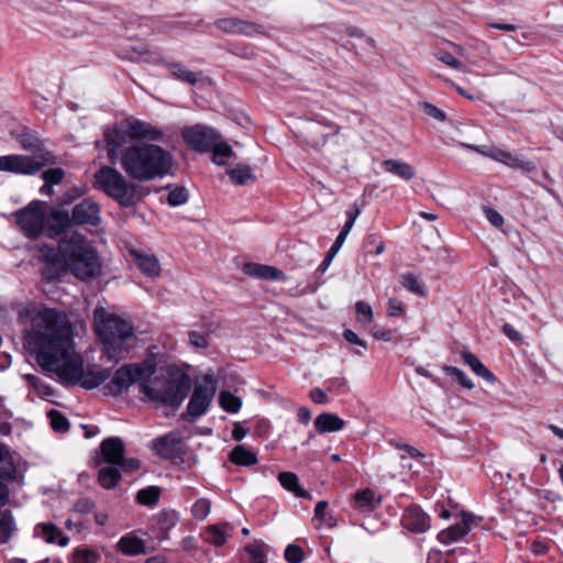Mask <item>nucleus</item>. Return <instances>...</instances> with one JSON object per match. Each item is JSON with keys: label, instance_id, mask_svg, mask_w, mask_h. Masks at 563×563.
Listing matches in <instances>:
<instances>
[{"label": "nucleus", "instance_id": "41", "mask_svg": "<svg viewBox=\"0 0 563 563\" xmlns=\"http://www.w3.org/2000/svg\"><path fill=\"white\" fill-rule=\"evenodd\" d=\"M13 462L7 448L0 444V477L9 476L13 473Z\"/></svg>", "mask_w": 563, "mask_h": 563}, {"label": "nucleus", "instance_id": "39", "mask_svg": "<svg viewBox=\"0 0 563 563\" xmlns=\"http://www.w3.org/2000/svg\"><path fill=\"white\" fill-rule=\"evenodd\" d=\"M189 199V191L185 187L170 189L167 195V201L172 207L185 205Z\"/></svg>", "mask_w": 563, "mask_h": 563}, {"label": "nucleus", "instance_id": "40", "mask_svg": "<svg viewBox=\"0 0 563 563\" xmlns=\"http://www.w3.org/2000/svg\"><path fill=\"white\" fill-rule=\"evenodd\" d=\"M355 311H356V318L360 323L363 325H368L372 323L374 313L372 310V307L364 302V301H357L355 303Z\"/></svg>", "mask_w": 563, "mask_h": 563}, {"label": "nucleus", "instance_id": "52", "mask_svg": "<svg viewBox=\"0 0 563 563\" xmlns=\"http://www.w3.org/2000/svg\"><path fill=\"white\" fill-rule=\"evenodd\" d=\"M421 108L428 117H430L437 121L442 122L446 119L445 113L441 109L435 107L434 104L424 102V103H422Z\"/></svg>", "mask_w": 563, "mask_h": 563}, {"label": "nucleus", "instance_id": "11", "mask_svg": "<svg viewBox=\"0 0 563 563\" xmlns=\"http://www.w3.org/2000/svg\"><path fill=\"white\" fill-rule=\"evenodd\" d=\"M463 146L484 156H487L496 162H499L510 168H518L527 172L534 169V165L531 162H526L517 155L495 146H476L471 144H463Z\"/></svg>", "mask_w": 563, "mask_h": 563}, {"label": "nucleus", "instance_id": "31", "mask_svg": "<svg viewBox=\"0 0 563 563\" xmlns=\"http://www.w3.org/2000/svg\"><path fill=\"white\" fill-rule=\"evenodd\" d=\"M40 527L47 543L57 542L60 547H65L68 543V538L62 536L60 531L54 525L42 523Z\"/></svg>", "mask_w": 563, "mask_h": 563}, {"label": "nucleus", "instance_id": "43", "mask_svg": "<svg viewBox=\"0 0 563 563\" xmlns=\"http://www.w3.org/2000/svg\"><path fill=\"white\" fill-rule=\"evenodd\" d=\"M328 508V503L324 500L319 501L316 505L314 509V517L317 520H319L321 523L325 525L329 528H332L335 525V521L331 515H328L325 512V509Z\"/></svg>", "mask_w": 563, "mask_h": 563}, {"label": "nucleus", "instance_id": "22", "mask_svg": "<svg viewBox=\"0 0 563 563\" xmlns=\"http://www.w3.org/2000/svg\"><path fill=\"white\" fill-rule=\"evenodd\" d=\"M344 426L345 421L343 419L330 412L321 413L314 419V427L320 433L336 432L342 430Z\"/></svg>", "mask_w": 563, "mask_h": 563}, {"label": "nucleus", "instance_id": "28", "mask_svg": "<svg viewBox=\"0 0 563 563\" xmlns=\"http://www.w3.org/2000/svg\"><path fill=\"white\" fill-rule=\"evenodd\" d=\"M230 461L236 465L250 466L257 463L254 452L243 445H236L230 453Z\"/></svg>", "mask_w": 563, "mask_h": 563}, {"label": "nucleus", "instance_id": "55", "mask_svg": "<svg viewBox=\"0 0 563 563\" xmlns=\"http://www.w3.org/2000/svg\"><path fill=\"white\" fill-rule=\"evenodd\" d=\"M161 518V523L166 530L173 528L178 521V515L175 511H163Z\"/></svg>", "mask_w": 563, "mask_h": 563}, {"label": "nucleus", "instance_id": "33", "mask_svg": "<svg viewBox=\"0 0 563 563\" xmlns=\"http://www.w3.org/2000/svg\"><path fill=\"white\" fill-rule=\"evenodd\" d=\"M401 285L409 291L420 295L422 297L427 296L426 286L419 280V278L411 274L406 273L401 275Z\"/></svg>", "mask_w": 563, "mask_h": 563}, {"label": "nucleus", "instance_id": "21", "mask_svg": "<svg viewBox=\"0 0 563 563\" xmlns=\"http://www.w3.org/2000/svg\"><path fill=\"white\" fill-rule=\"evenodd\" d=\"M98 468V482L103 489H114L121 479V467L111 464H95Z\"/></svg>", "mask_w": 563, "mask_h": 563}, {"label": "nucleus", "instance_id": "2", "mask_svg": "<svg viewBox=\"0 0 563 563\" xmlns=\"http://www.w3.org/2000/svg\"><path fill=\"white\" fill-rule=\"evenodd\" d=\"M159 137V131L139 120H125L103 132L109 161L119 163L124 174L137 183L168 175L173 169L174 159L168 151L155 144H126L133 140L153 141Z\"/></svg>", "mask_w": 563, "mask_h": 563}, {"label": "nucleus", "instance_id": "44", "mask_svg": "<svg viewBox=\"0 0 563 563\" xmlns=\"http://www.w3.org/2000/svg\"><path fill=\"white\" fill-rule=\"evenodd\" d=\"M211 503L207 498L198 499L192 506V515L197 520H203L210 514Z\"/></svg>", "mask_w": 563, "mask_h": 563}, {"label": "nucleus", "instance_id": "8", "mask_svg": "<svg viewBox=\"0 0 563 563\" xmlns=\"http://www.w3.org/2000/svg\"><path fill=\"white\" fill-rule=\"evenodd\" d=\"M156 368V355L151 350L142 362L125 364L118 368L112 376L110 387L114 394H122L134 383H142L152 377Z\"/></svg>", "mask_w": 563, "mask_h": 563}, {"label": "nucleus", "instance_id": "46", "mask_svg": "<svg viewBox=\"0 0 563 563\" xmlns=\"http://www.w3.org/2000/svg\"><path fill=\"white\" fill-rule=\"evenodd\" d=\"M285 560L288 563H301L305 560L302 549L296 544H289L284 552Z\"/></svg>", "mask_w": 563, "mask_h": 563}, {"label": "nucleus", "instance_id": "61", "mask_svg": "<svg viewBox=\"0 0 563 563\" xmlns=\"http://www.w3.org/2000/svg\"><path fill=\"white\" fill-rule=\"evenodd\" d=\"M373 336L377 340L388 342L391 340V331L383 328H375L372 332Z\"/></svg>", "mask_w": 563, "mask_h": 563}, {"label": "nucleus", "instance_id": "15", "mask_svg": "<svg viewBox=\"0 0 563 563\" xmlns=\"http://www.w3.org/2000/svg\"><path fill=\"white\" fill-rule=\"evenodd\" d=\"M71 220L76 224H99L101 218L98 205L91 200H84L73 209Z\"/></svg>", "mask_w": 563, "mask_h": 563}, {"label": "nucleus", "instance_id": "32", "mask_svg": "<svg viewBox=\"0 0 563 563\" xmlns=\"http://www.w3.org/2000/svg\"><path fill=\"white\" fill-rule=\"evenodd\" d=\"M267 545L263 541H254L245 547L252 563H266Z\"/></svg>", "mask_w": 563, "mask_h": 563}, {"label": "nucleus", "instance_id": "1", "mask_svg": "<svg viewBox=\"0 0 563 563\" xmlns=\"http://www.w3.org/2000/svg\"><path fill=\"white\" fill-rule=\"evenodd\" d=\"M24 323L23 345L38 366L67 385L92 389L103 384L110 369L97 364L85 366L76 350L74 325L68 316L55 308L26 306L19 311Z\"/></svg>", "mask_w": 563, "mask_h": 563}, {"label": "nucleus", "instance_id": "42", "mask_svg": "<svg viewBox=\"0 0 563 563\" xmlns=\"http://www.w3.org/2000/svg\"><path fill=\"white\" fill-rule=\"evenodd\" d=\"M399 448L406 451V454L401 455V457H400L401 459L400 466L402 468H408V470L412 468V464L409 463L408 460L419 461L420 459L423 457V454L421 452H419L413 446L404 444Z\"/></svg>", "mask_w": 563, "mask_h": 563}, {"label": "nucleus", "instance_id": "27", "mask_svg": "<svg viewBox=\"0 0 563 563\" xmlns=\"http://www.w3.org/2000/svg\"><path fill=\"white\" fill-rule=\"evenodd\" d=\"M461 356L464 363L470 366L474 374L492 384L496 382L494 374L479 361L476 355L471 352H462Z\"/></svg>", "mask_w": 563, "mask_h": 563}, {"label": "nucleus", "instance_id": "4", "mask_svg": "<svg viewBox=\"0 0 563 563\" xmlns=\"http://www.w3.org/2000/svg\"><path fill=\"white\" fill-rule=\"evenodd\" d=\"M93 329L102 349V355L110 362L119 363L139 344L132 321L102 306L93 310Z\"/></svg>", "mask_w": 563, "mask_h": 563}, {"label": "nucleus", "instance_id": "17", "mask_svg": "<svg viewBox=\"0 0 563 563\" xmlns=\"http://www.w3.org/2000/svg\"><path fill=\"white\" fill-rule=\"evenodd\" d=\"M216 26L225 33H235L252 36L262 33V27L244 20L225 18L216 21Z\"/></svg>", "mask_w": 563, "mask_h": 563}, {"label": "nucleus", "instance_id": "34", "mask_svg": "<svg viewBox=\"0 0 563 563\" xmlns=\"http://www.w3.org/2000/svg\"><path fill=\"white\" fill-rule=\"evenodd\" d=\"M277 479L280 486L288 492L291 493H303L300 485L298 476L292 472H280L277 475Z\"/></svg>", "mask_w": 563, "mask_h": 563}, {"label": "nucleus", "instance_id": "53", "mask_svg": "<svg viewBox=\"0 0 563 563\" xmlns=\"http://www.w3.org/2000/svg\"><path fill=\"white\" fill-rule=\"evenodd\" d=\"M45 183L56 185L64 178V170L62 168H52L43 173Z\"/></svg>", "mask_w": 563, "mask_h": 563}, {"label": "nucleus", "instance_id": "64", "mask_svg": "<svg viewBox=\"0 0 563 563\" xmlns=\"http://www.w3.org/2000/svg\"><path fill=\"white\" fill-rule=\"evenodd\" d=\"M503 331L512 341H519L521 339L520 333L510 324H505Z\"/></svg>", "mask_w": 563, "mask_h": 563}, {"label": "nucleus", "instance_id": "48", "mask_svg": "<svg viewBox=\"0 0 563 563\" xmlns=\"http://www.w3.org/2000/svg\"><path fill=\"white\" fill-rule=\"evenodd\" d=\"M189 343L196 349H207L209 341L206 334L198 331H189L188 333Z\"/></svg>", "mask_w": 563, "mask_h": 563}, {"label": "nucleus", "instance_id": "60", "mask_svg": "<svg viewBox=\"0 0 563 563\" xmlns=\"http://www.w3.org/2000/svg\"><path fill=\"white\" fill-rule=\"evenodd\" d=\"M343 336L344 339L349 342V343H352V344H356V345H360L362 346L363 349H366V343L361 340L357 334L355 332H353L352 330H345L343 332Z\"/></svg>", "mask_w": 563, "mask_h": 563}, {"label": "nucleus", "instance_id": "63", "mask_svg": "<svg viewBox=\"0 0 563 563\" xmlns=\"http://www.w3.org/2000/svg\"><path fill=\"white\" fill-rule=\"evenodd\" d=\"M310 398L317 404H324L327 401V396L320 388H313L310 391Z\"/></svg>", "mask_w": 563, "mask_h": 563}, {"label": "nucleus", "instance_id": "25", "mask_svg": "<svg viewBox=\"0 0 563 563\" xmlns=\"http://www.w3.org/2000/svg\"><path fill=\"white\" fill-rule=\"evenodd\" d=\"M386 172L396 175L400 179L410 180L416 176L415 168L406 162L399 159H387L383 162Z\"/></svg>", "mask_w": 563, "mask_h": 563}, {"label": "nucleus", "instance_id": "23", "mask_svg": "<svg viewBox=\"0 0 563 563\" xmlns=\"http://www.w3.org/2000/svg\"><path fill=\"white\" fill-rule=\"evenodd\" d=\"M229 529L230 526L228 523L210 525L203 530L201 537L206 542L214 547H221L227 542Z\"/></svg>", "mask_w": 563, "mask_h": 563}, {"label": "nucleus", "instance_id": "35", "mask_svg": "<svg viewBox=\"0 0 563 563\" xmlns=\"http://www.w3.org/2000/svg\"><path fill=\"white\" fill-rule=\"evenodd\" d=\"M470 527H466L465 525L462 523H457L442 531L440 534V539L442 542H455L465 537L470 532Z\"/></svg>", "mask_w": 563, "mask_h": 563}, {"label": "nucleus", "instance_id": "56", "mask_svg": "<svg viewBox=\"0 0 563 563\" xmlns=\"http://www.w3.org/2000/svg\"><path fill=\"white\" fill-rule=\"evenodd\" d=\"M438 59L454 69L461 68L462 65L461 62L450 53H440Z\"/></svg>", "mask_w": 563, "mask_h": 563}, {"label": "nucleus", "instance_id": "19", "mask_svg": "<svg viewBox=\"0 0 563 563\" xmlns=\"http://www.w3.org/2000/svg\"><path fill=\"white\" fill-rule=\"evenodd\" d=\"M154 450L162 457H172L183 450V438L178 432L172 431L154 442Z\"/></svg>", "mask_w": 563, "mask_h": 563}, {"label": "nucleus", "instance_id": "14", "mask_svg": "<svg viewBox=\"0 0 563 563\" xmlns=\"http://www.w3.org/2000/svg\"><path fill=\"white\" fill-rule=\"evenodd\" d=\"M129 253L134 265L146 277L155 279L161 276L162 266L154 254L135 249H130Z\"/></svg>", "mask_w": 563, "mask_h": 563}, {"label": "nucleus", "instance_id": "6", "mask_svg": "<svg viewBox=\"0 0 563 563\" xmlns=\"http://www.w3.org/2000/svg\"><path fill=\"white\" fill-rule=\"evenodd\" d=\"M191 386L187 374L175 372L167 378H156L150 384H142V393L153 401L179 407L187 397Z\"/></svg>", "mask_w": 563, "mask_h": 563}, {"label": "nucleus", "instance_id": "51", "mask_svg": "<svg viewBox=\"0 0 563 563\" xmlns=\"http://www.w3.org/2000/svg\"><path fill=\"white\" fill-rule=\"evenodd\" d=\"M24 378L31 386H33L36 389V391L38 394L52 395V389L48 386H46L45 384H43L38 377H36L32 374H26V375H24Z\"/></svg>", "mask_w": 563, "mask_h": 563}, {"label": "nucleus", "instance_id": "13", "mask_svg": "<svg viewBox=\"0 0 563 563\" xmlns=\"http://www.w3.org/2000/svg\"><path fill=\"white\" fill-rule=\"evenodd\" d=\"M16 220L27 236L35 238L43 231L46 218L41 207H30L19 211Z\"/></svg>", "mask_w": 563, "mask_h": 563}, {"label": "nucleus", "instance_id": "37", "mask_svg": "<svg viewBox=\"0 0 563 563\" xmlns=\"http://www.w3.org/2000/svg\"><path fill=\"white\" fill-rule=\"evenodd\" d=\"M210 148L213 152L212 162L217 165H223L225 159L233 154L232 147L225 142L216 141Z\"/></svg>", "mask_w": 563, "mask_h": 563}, {"label": "nucleus", "instance_id": "10", "mask_svg": "<svg viewBox=\"0 0 563 563\" xmlns=\"http://www.w3.org/2000/svg\"><path fill=\"white\" fill-rule=\"evenodd\" d=\"M217 387V379L212 374H205L197 378L187 406V413L192 418L202 416L211 405Z\"/></svg>", "mask_w": 563, "mask_h": 563}, {"label": "nucleus", "instance_id": "59", "mask_svg": "<svg viewBox=\"0 0 563 563\" xmlns=\"http://www.w3.org/2000/svg\"><path fill=\"white\" fill-rule=\"evenodd\" d=\"M132 51H133V53L136 54V56L130 54V55H126L128 58H130L132 60H139V59L148 60L147 58H145V56L150 54V51L146 46L140 45L137 47H133Z\"/></svg>", "mask_w": 563, "mask_h": 563}, {"label": "nucleus", "instance_id": "3", "mask_svg": "<svg viewBox=\"0 0 563 563\" xmlns=\"http://www.w3.org/2000/svg\"><path fill=\"white\" fill-rule=\"evenodd\" d=\"M40 255L47 264L43 271L46 279H54L62 272L69 271L76 278L88 282L101 273L97 249L79 232H68L60 239L58 250L42 245Z\"/></svg>", "mask_w": 563, "mask_h": 563}, {"label": "nucleus", "instance_id": "38", "mask_svg": "<svg viewBox=\"0 0 563 563\" xmlns=\"http://www.w3.org/2000/svg\"><path fill=\"white\" fill-rule=\"evenodd\" d=\"M169 69L174 77H176L177 79H179L184 82L194 85L198 80V77L195 73H192L191 70H188L180 64H170Z\"/></svg>", "mask_w": 563, "mask_h": 563}, {"label": "nucleus", "instance_id": "49", "mask_svg": "<svg viewBox=\"0 0 563 563\" xmlns=\"http://www.w3.org/2000/svg\"><path fill=\"white\" fill-rule=\"evenodd\" d=\"M98 555L91 550H77L74 554V563H97Z\"/></svg>", "mask_w": 563, "mask_h": 563}, {"label": "nucleus", "instance_id": "58", "mask_svg": "<svg viewBox=\"0 0 563 563\" xmlns=\"http://www.w3.org/2000/svg\"><path fill=\"white\" fill-rule=\"evenodd\" d=\"M159 495H136L139 504L147 507H154L158 503Z\"/></svg>", "mask_w": 563, "mask_h": 563}, {"label": "nucleus", "instance_id": "7", "mask_svg": "<svg viewBox=\"0 0 563 563\" xmlns=\"http://www.w3.org/2000/svg\"><path fill=\"white\" fill-rule=\"evenodd\" d=\"M24 150L35 151L34 156L5 155L0 156V170L14 174H34L47 164L53 163V156L42 150L36 140L22 139Z\"/></svg>", "mask_w": 563, "mask_h": 563}, {"label": "nucleus", "instance_id": "47", "mask_svg": "<svg viewBox=\"0 0 563 563\" xmlns=\"http://www.w3.org/2000/svg\"><path fill=\"white\" fill-rule=\"evenodd\" d=\"M444 372L448 375L455 377L463 387L467 389H472L474 387V383L460 368L454 366H445Z\"/></svg>", "mask_w": 563, "mask_h": 563}, {"label": "nucleus", "instance_id": "36", "mask_svg": "<svg viewBox=\"0 0 563 563\" xmlns=\"http://www.w3.org/2000/svg\"><path fill=\"white\" fill-rule=\"evenodd\" d=\"M14 531V522L9 511L0 512V542L7 543Z\"/></svg>", "mask_w": 563, "mask_h": 563}, {"label": "nucleus", "instance_id": "5", "mask_svg": "<svg viewBox=\"0 0 563 563\" xmlns=\"http://www.w3.org/2000/svg\"><path fill=\"white\" fill-rule=\"evenodd\" d=\"M93 186L121 207H132L144 196L142 187L113 166H101L93 176Z\"/></svg>", "mask_w": 563, "mask_h": 563}, {"label": "nucleus", "instance_id": "26", "mask_svg": "<svg viewBox=\"0 0 563 563\" xmlns=\"http://www.w3.org/2000/svg\"><path fill=\"white\" fill-rule=\"evenodd\" d=\"M118 549L126 555H139L146 552L145 543L142 539L133 534L123 536L118 542Z\"/></svg>", "mask_w": 563, "mask_h": 563}, {"label": "nucleus", "instance_id": "54", "mask_svg": "<svg viewBox=\"0 0 563 563\" xmlns=\"http://www.w3.org/2000/svg\"><path fill=\"white\" fill-rule=\"evenodd\" d=\"M405 313L402 303L396 298L388 299L387 314L388 317H400Z\"/></svg>", "mask_w": 563, "mask_h": 563}, {"label": "nucleus", "instance_id": "45", "mask_svg": "<svg viewBox=\"0 0 563 563\" xmlns=\"http://www.w3.org/2000/svg\"><path fill=\"white\" fill-rule=\"evenodd\" d=\"M48 417L51 418L52 428L57 432H65L69 428V422L62 413L56 410H51L48 412Z\"/></svg>", "mask_w": 563, "mask_h": 563}, {"label": "nucleus", "instance_id": "24", "mask_svg": "<svg viewBox=\"0 0 563 563\" xmlns=\"http://www.w3.org/2000/svg\"><path fill=\"white\" fill-rule=\"evenodd\" d=\"M227 173L232 184L238 186H245L256 181V175L253 168L249 165H236L229 168Z\"/></svg>", "mask_w": 563, "mask_h": 563}, {"label": "nucleus", "instance_id": "62", "mask_svg": "<svg viewBox=\"0 0 563 563\" xmlns=\"http://www.w3.org/2000/svg\"><path fill=\"white\" fill-rule=\"evenodd\" d=\"M247 434V430L241 426L240 422H235L233 426L232 437L236 441L243 440Z\"/></svg>", "mask_w": 563, "mask_h": 563}, {"label": "nucleus", "instance_id": "29", "mask_svg": "<svg viewBox=\"0 0 563 563\" xmlns=\"http://www.w3.org/2000/svg\"><path fill=\"white\" fill-rule=\"evenodd\" d=\"M219 405L224 411L236 413L242 407V399L231 391L222 390L219 395Z\"/></svg>", "mask_w": 563, "mask_h": 563}, {"label": "nucleus", "instance_id": "30", "mask_svg": "<svg viewBox=\"0 0 563 563\" xmlns=\"http://www.w3.org/2000/svg\"><path fill=\"white\" fill-rule=\"evenodd\" d=\"M380 501V495H353V506L361 511H371Z\"/></svg>", "mask_w": 563, "mask_h": 563}, {"label": "nucleus", "instance_id": "16", "mask_svg": "<svg viewBox=\"0 0 563 563\" xmlns=\"http://www.w3.org/2000/svg\"><path fill=\"white\" fill-rule=\"evenodd\" d=\"M401 523L411 532L423 533L430 528V518L419 507H409L402 515Z\"/></svg>", "mask_w": 563, "mask_h": 563}, {"label": "nucleus", "instance_id": "9", "mask_svg": "<svg viewBox=\"0 0 563 563\" xmlns=\"http://www.w3.org/2000/svg\"><path fill=\"white\" fill-rule=\"evenodd\" d=\"M124 442L117 437L104 439L99 446V451L93 457V464L119 465L123 472H133L140 468L141 462L137 459L124 457Z\"/></svg>", "mask_w": 563, "mask_h": 563}, {"label": "nucleus", "instance_id": "18", "mask_svg": "<svg viewBox=\"0 0 563 563\" xmlns=\"http://www.w3.org/2000/svg\"><path fill=\"white\" fill-rule=\"evenodd\" d=\"M242 272L253 278L265 279V280H287V276L280 269L258 264V263H245L242 266Z\"/></svg>", "mask_w": 563, "mask_h": 563}, {"label": "nucleus", "instance_id": "12", "mask_svg": "<svg viewBox=\"0 0 563 563\" xmlns=\"http://www.w3.org/2000/svg\"><path fill=\"white\" fill-rule=\"evenodd\" d=\"M181 135L185 142L198 151H206L216 141H219V134L211 128L196 125L183 130Z\"/></svg>", "mask_w": 563, "mask_h": 563}, {"label": "nucleus", "instance_id": "20", "mask_svg": "<svg viewBox=\"0 0 563 563\" xmlns=\"http://www.w3.org/2000/svg\"><path fill=\"white\" fill-rule=\"evenodd\" d=\"M45 222L48 225L47 235L49 238L62 234V239H64L68 232H77L73 229V220L67 212L54 211Z\"/></svg>", "mask_w": 563, "mask_h": 563}, {"label": "nucleus", "instance_id": "57", "mask_svg": "<svg viewBox=\"0 0 563 563\" xmlns=\"http://www.w3.org/2000/svg\"><path fill=\"white\" fill-rule=\"evenodd\" d=\"M93 509V503L89 498H80L75 505L74 510L80 514L90 512Z\"/></svg>", "mask_w": 563, "mask_h": 563}, {"label": "nucleus", "instance_id": "50", "mask_svg": "<svg viewBox=\"0 0 563 563\" xmlns=\"http://www.w3.org/2000/svg\"><path fill=\"white\" fill-rule=\"evenodd\" d=\"M484 213L486 219L490 222L492 225H494L497 229H501L505 220L504 217L495 209L485 207Z\"/></svg>", "mask_w": 563, "mask_h": 563}]
</instances>
